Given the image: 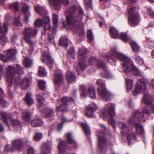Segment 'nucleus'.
Here are the masks:
<instances>
[{
    "label": "nucleus",
    "mask_w": 154,
    "mask_h": 154,
    "mask_svg": "<svg viewBox=\"0 0 154 154\" xmlns=\"http://www.w3.org/2000/svg\"><path fill=\"white\" fill-rule=\"evenodd\" d=\"M83 11L80 6H73L65 13L68 25L71 29L80 35H82L84 30L82 20Z\"/></svg>",
    "instance_id": "nucleus-1"
},
{
    "label": "nucleus",
    "mask_w": 154,
    "mask_h": 154,
    "mask_svg": "<svg viewBox=\"0 0 154 154\" xmlns=\"http://www.w3.org/2000/svg\"><path fill=\"white\" fill-rule=\"evenodd\" d=\"M112 53L110 56L106 57L105 60L106 61L111 63L112 62L114 57L119 59L123 62L122 63V69L126 74L131 72L136 75L139 76L141 74V72L134 65L133 62L129 57L118 52L116 48L112 49Z\"/></svg>",
    "instance_id": "nucleus-2"
},
{
    "label": "nucleus",
    "mask_w": 154,
    "mask_h": 154,
    "mask_svg": "<svg viewBox=\"0 0 154 154\" xmlns=\"http://www.w3.org/2000/svg\"><path fill=\"white\" fill-rule=\"evenodd\" d=\"M23 68L20 65L16 64L14 67L11 66H9L6 72V81L7 87L9 88L11 87L13 81L19 77L16 75L14 72L17 74H22L23 73Z\"/></svg>",
    "instance_id": "nucleus-3"
},
{
    "label": "nucleus",
    "mask_w": 154,
    "mask_h": 154,
    "mask_svg": "<svg viewBox=\"0 0 154 154\" xmlns=\"http://www.w3.org/2000/svg\"><path fill=\"white\" fill-rule=\"evenodd\" d=\"M96 83L100 87L98 88V94L99 98L106 101L110 100L111 94L106 88V84L104 81L99 79H97Z\"/></svg>",
    "instance_id": "nucleus-4"
},
{
    "label": "nucleus",
    "mask_w": 154,
    "mask_h": 154,
    "mask_svg": "<svg viewBox=\"0 0 154 154\" xmlns=\"http://www.w3.org/2000/svg\"><path fill=\"white\" fill-rule=\"evenodd\" d=\"M37 33V31L35 29H32L31 28H27L25 29L23 33L25 40L26 42L30 45V47H31L29 49V51L31 53L33 51L32 47L34 45V43L32 41L31 38L35 36Z\"/></svg>",
    "instance_id": "nucleus-5"
},
{
    "label": "nucleus",
    "mask_w": 154,
    "mask_h": 154,
    "mask_svg": "<svg viewBox=\"0 0 154 154\" xmlns=\"http://www.w3.org/2000/svg\"><path fill=\"white\" fill-rule=\"evenodd\" d=\"M114 105L112 104H109L105 105L104 109L102 113L104 117H106V115L109 114L110 117L109 122L114 128L116 126V122L112 118L115 116Z\"/></svg>",
    "instance_id": "nucleus-6"
},
{
    "label": "nucleus",
    "mask_w": 154,
    "mask_h": 154,
    "mask_svg": "<svg viewBox=\"0 0 154 154\" xmlns=\"http://www.w3.org/2000/svg\"><path fill=\"white\" fill-rule=\"evenodd\" d=\"M35 10L39 15H44V25L43 27L45 29L48 30L50 29V19L49 17L47 14L45 9L39 5H37L35 7Z\"/></svg>",
    "instance_id": "nucleus-7"
},
{
    "label": "nucleus",
    "mask_w": 154,
    "mask_h": 154,
    "mask_svg": "<svg viewBox=\"0 0 154 154\" xmlns=\"http://www.w3.org/2000/svg\"><path fill=\"white\" fill-rule=\"evenodd\" d=\"M135 8L128 6L127 10L128 12V23L131 26H134L139 23V17L137 14L135 13Z\"/></svg>",
    "instance_id": "nucleus-8"
},
{
    "label": "nucleus",
    "mask_w": 154,
    "mask_h": 154,
    "mask_svg": "<svg viewBox=\"0 0 154 154\" xmlns=\"http://www.w3.org/2000/svg\"><path fill=\"white\" fill-rule=\"evenodd\" d=\"M81 95L84 97H86L89 94L91 98L95 99L96 98L95 90L94 87L91 86L88 87V89L84 85H82L80 86Z\"/></svg>",
    "instance_id": "nucleus-9"
},
{
    "label": "nucleus",
    "mask_w": 154,
    "mask_h": 154,
    "mask_svg": "<svg viewBox=\"0 0 154 154\" xmlns=\"http://www.w3.org/2000/svg\"><path fill=\"white\" fill-rule=\"evenodd\" d=\"M97 135L98 138V143L101 154H105L106 151L105 145L106 139L104 137V133L103 132H97Z\"/></svg>",
    "instance_id": "nucleus-10"
},
{
    "label": "nucleus",
    "mask_w": 154,
    "mask_h": 154,
    "mask_svg": "<svg viewBox=\"0 0 154 154\" xmlns=\"http://www.w3.org/2000/svg\"><path fill=\"white\" fill-rule=\"evenodd\" d=\"M87 50L84 47H82L79 50V64L78 67L80 68V70L82 72L87 66L86 65L87 62L84 56L86 54Z\"/></svg>",
    "instance_id": "nucleus-11"
},
{
    "label": "nucleus",
    "mask_w": 154,
    "mask_h": 154,
    "mask_svg": "<svg viewBox=\"0 0 154 154\" xmlns=\"http://www.w3.org/2000/svg\"><path fill=\"white\" fill-rule=\"evenodd\" d=\"M13 81L15 87L20 85L23 89H26L29 85L31 81V78H29L28 79L26 78L21 79L20 77H17Z\"/></svg>",
    "instance_id": "nucleus-12"
},
{
    "label": "nucleus",
    "mask_w": 154,
    "mask_h": 154,
    "mask_svg": "<svg viewBox=\"0 0 154 154\" xmlns=\"http://www.w3.org/2000/svg\"><path fill=\"white\" fill-rule=\"evenodd\" d=\"M68 101V98L64 97L61 99H60L58 101V103L60 105L56 106V111L57 112L66 111L68 109L67 103Z\"/></svg>",
    "instance_id": "nucleus-13"
},
{
    "label": "nucleus",
    "mask_w": 154,
    "mask_h": 154,
    "mask_svg": "<svg viewBox=\"0 0 154 154\" xmlns=\"http://www.w3.org/2000/svg\"><path fill=\"white\" fill-rule=\"evenodd\" d=\"M11 144L14 148L22 151L25 148L26 143L21 139H14L11 141Z\"/></svg>",
    "instance_id": "nucleus-14"
},
{
    "label": "nucleus",
    "mask_w": 154,
    "mask_h": 154,
    "mask_svg": "<svg viewBox=\"0 0 154 154\" xmlns=\"http://www.w3.org/2000/svg\"><path fill=\"white\" fill-rule=\"evenodd\" d=\"M146 88V87L144 82L140 79H138L136 87L133 92V94L136 95L137 94L143 93Z\"/></svg>",
    "instance_id": "nucleus-15"
},
{
    "label": "nucleus",
    "mask_w": 154,
    "mask_h": 154,
    "mask_svg": "<svg viewBox=\"0 0 154 154\" xmlns=\"http://www.w3.org/2000/svg\"><path fill=\"white\" fill-rule=\"evenodd\" d=\"M42 60L43 62L49 65L50 68H52L54 61L51 58V56L48 52L46 51L42 52Z\"/></svg>",
    "instance_id": "nucleus-16"
},
{
    "label": "nucleus",
    "mask_w": 154,
    "mask_h": 154,
    "mask_svg": "<svg viewBox=\"0 0 154 154\" xmlns=\"http://www.w3.org/2000/svg\"><path fill=\"white\" fill-rule=\"evenodd\" d=\"M97 109V106L94 103H93L87 106L86 108L85 115L86 116L92 118L94 117V112Z\"/></svg>",
    "instance_id": "nucleus-17"
},
{
    "label": "nucleus",
    "mask_w": 154,
    "mask_h": 154,
    "mask_svg": "<svg viewBox=\"0 0 154 154\" xmlns=\"http://www.w3.org/2000/svg\"><path fill=\"white\" fill-rule=\"evenodd\" d=\"M97 66L98 68H102L104 71V73L102 75L104 77L107 79L111 78L112 77V75L106 69L105 64L102 63L100 60H98Z\"/></svg>",
    "instance_id": "nucleus-18"
},
{
    "label": "nucleus",
    "mask_w": 154,
    "mask_h": 154,
    "mask_svg": "<svg viewBox=\"0 0 154 154\" xmlns=\"http://www.w3.org/2000/svg\"><path fill=\"white\" fill-rule=\"evenodd\" d=\"M63 79L62 71L58 69L55 70L54 78V83L59 85L61 83Z\"/></svg>",
    "instance_id": "nucleus-19"
},
{
    "label": "nucleus",
    "mask_w": 154,
    "mask_h": 154,
    "mask_svg": "<svg viewBox=\"0 0 154 154\" xmlns=\"http://www.w3.org/2000/svg\"><path fill=\"white\" fill-rule=\"evenodd\" d=\"M41 114L42 116L46 118L51 117L53 114V109L52 108H45L41 111Z\"/></svg>",
    "instance_id": "nucleus-20"
},
{
    "label": "nucleus",
    "mask_w": 154,
    "mask_h": 154,
    "mask_svg": "<svg viewBox=\"0 0 154 154\" xmlns=\"http://www.w3.org/2000/svg\"><path fill=\"white\" fill-rule=\"evenodd\" d=\"M119 127L121 130V134L123 135L127 134L130 132L128 127L125 123L120 122L119 123Z\"/></svg>",
    "instance_id": "nucleus-21"
},
{
    "label": "nucleus",
    "mask_w": 154,
    "mask_h": 154,
    "mask_svg": "<svg viewBox=\"0 0 154 154\" xmlns=\"http://www.w3.org/2000/svg\"><path fill=\"white\" fill-rule=\"evenodd\" d=\"M48 2L51 6H54L56 10H60L61 8L60 0H48Z\"/></svg>",
    "instance_id": "nucleus-22"
},
{
    "label": "nucleus",
    "mask_w": 154,
    "mask_h": 154,
    "mask_svg": "<svg viewBox=\"0 0 154 154\" xmlns=\"http://www.w3.org/2000/svg\"><path fill=\"white\" fill-rule=\"evenodd\" d=\"M17 53L16 49H10L7 52V56L9 60L13 61L15 59V55Z\"/></svg>",
    "instance_id": "nucleus-23"
},
{
    "label": "nucleus",
    "mask_w": 154,
    "mask_h": 154,
    "mask_svg": "<svg viewBox=\"0 0 154 154\" xmlns=\"http://www.w3.org/2000/svg\"><path fill=\"white\" fill-rule=\"evenodd\" d=\"M75 75L74 73L69 70L67 71L66 74V80L69 82H74L75 81Z\"/></svg>",
    "instance_id": "nucleus-24"
},
{
    "label": "nucleus",
    "mask_w": 154,
    "mask_h": 154,
    "mask_svg": "<svg viewBox=\"0 0 154 154\" xmlns=\"http://www.w3.org/2000/svg\"><path fill=\"white\" fill-rule=\"evenodd\" d=\"M147 106L143 110V112L146 114L154 112V104L152 103L147 104Z\"/></svg>",
    "instance_id": "nucleus-25"
},
{
    "label": "nucleus",
    "mask_w": 154,
    "mask_h": 154,
    "mask_svg": "<svg viewBox=\"0 0 154 154\" xmlns=\"http://www.w3.org/2000/svg\"><path fill=\"white\" fill-rule=\"evenodd\" d=\"M12 126L15 131L20 133L21 129V125L19 121L17 119H14L12 121Z\"/></svg>",
    "instance_id": "nucleus-26"
},
{
    "label": "nucleus",
    "mask_w": 154,
    "mask_h": 154,
    "mask_svg": "<svg viewBox=\"0 0 154 154\" xmlns=\"http://www.w3.org/2000/svg\"><path fill=\"white\" fill-rule=\"evenodd\" d=\"M52 146L51 140L48 141L45 145H44V147H46L44 149H43L42 148V151L41 154H48L51 151V148Z\"/></svg>",
    "instance_id": "nucleus-27"
},
{
    "label": "nucleus",
    "mask_w": 154,
    "mask_h": 154,
    "mask_svg": "<svg viewBox=\"0 0 154 154\" xmlns=\"http://www.w3.org/2000/svg\"><path fill=\"white\" fill-rule=\"evenodd\" d=\"M23 11L25 14L24 15V21L27 22L29 20V17L30 15V13L29 11V7L25 5L22 8Z\"/></svg>",
    "instance_id": "nucleus-28"
},
{
    "label": "nucleus",
    "mask_w": 154,
    "mask_h": 154,
    "mask_svg": "<svg viewBox=\"0 0 154 154\" xmlns=\"http://www.w3.org/2000/svg\"><path fill=\"white\" fill-rule=\"evenodd\" d=\"M110 35L114 38H119V34L118 31L114 27H112L110 29Z\"/></svg>",
    "instance_id": "nucleus-29"
},
{
    "label": "nucleus",
    "mask_w": 154,
    "mask_h": 154,
    "mask_svg": "<svg viewBox=\"0 0 154 154\" xmlns=\"http://www.w3.org/2000/svg\"><path fill=\"white\" fill-rule=\"evenodd\" d=\"M134 118L137 119L139 120L143 121L145 122V120L143 119V113L140 112L138 110H136L134 113Z\"/></svg>",
    "instance_id": "nucleus-30"
},
{
    "label": "nucleus",
    "mask_w": 154,
    "mask_h": 154,
    "mask_svg": "<svg viewBox=\"0 0 154 154\" xmlns=\"http://www.w3.org/2000/svg\"><path fill=\"white\" fill-rule=\"evenodd\" d=\"M126 81V87L127 91L128 92L131 91L132 88V86L133 84V81L129 79H126L125 78Z\"/></svg>",
    "instance_id": "nucleus-31"
},
{
    "label": "nucleus",
    "mask_w": 154,
    "mask_h": 154,
    "mask_svg": "<svg viewBox=\"0 0 154 154\" xmlns=\"http://www.w3.org/2000/svg\"><path fill=\"white\" fill-rule=\"evenodd\" d=\"M8 23L7 22L4 23L3 26H0V34L5 35L8 32Z\"/></svg>",
    "instance_id": "nucleus-32"
},
{
    "label": "nucleus",
    "mask_w": 154,
    "mask_h": 154,
    "mask_svg": "<svg viewBox=\"0 0 154 154\" xmlns=\"http://www.w3.org/2000/svg\"><path fill=\"white\" fill-rule=\"evenodd\" d=\"M81 125L83 128L85 134L87 135V137H88L89 136V137L91 133V131L89 127L86 123H85L82 122Z\"/></svg>",
    "instance_id": "nucleus-33"
},
{
    "label": "nucleus",
    "mask_w": 154,
    "mask_h": 154,
    "mask_svg": "<svg viewBox=\"0 0 154 154\" xmlns=\"http://www.w3.org/2000/svg\"><path fill=\"white\" fill-rule=\"evenodd\" d=\"M31 93H27L24 98V100L26 103L29 106H30L34 102L32 98Z\"/></svg>",
    "instance_id": "nucleus-34"
},
{
    "label": "nucleus",
    "mask_w": 154,
    "mask_h": 154,
    "mask_svg": "<svg viewBox=\"0 0 154 154\" xmlns=\"http://www.w3.org/2000/svg\"><path fill=\"white\" fill-rule=\"evenodd\" d=\"M130 44L133 52L137 53L139 51L140 47L136 42L134 41H131Z\"/></svg>",
    "instance_id": "nucleus-35"
},
{
    "label": "nucleus",
    "mask_w": 154,
    "mask_h": 154,
    "mask_svg": "<svg viewBox=\"0 0 154 154\" xmlns=\"http://www.w3.org/2000/svg\"><path fill=\"white\" fill-rule=\"evenodd\" d=\"M43 124V122L40 119H34L31 122V125L34 127L41 126Z\"/></svg>",
    "instance_id": "nucleus-36"
},
{
    "label": "nucleus",
    "mask_w": 154,
    "mask_h": 154,
    "mask_svg": "<svg viewBox=\"0 0 154 154\" xmlns=\"http://www.w3.org/2000/svg\"><path fill=\"white\" fill-rule=\"evenodd\" d=\"M30 114L28 111L24 110L22 112L21 116L24 121L28 122L30 118Z\"/></svg>",
    "instance_id": "nucleus-37"
},
{
    "label": "nucleus",
    "mask_w": 154,
    "mask_h": 154,
    "mask_svg": "<svg viewBox=\"0 0 154 154\" xmlns=\"http://www.w3.org/2000/svg\"><path fill=\"white\" fill-rule=\"evenodd\" d=\"M7 115V114L6 112L3 111H2L0 112V119L3 120L4 122L7 124L8 128H9V129H10L9 125L6 118Z\"/></svg>",
    "instance_id": "nucleus-38"
},
{
    "label": "nucleus",
    "mask_w": 154,
    "mask_h": 154,
    "mask_svg": "<svg viewBox=\"0 0 154 154\" xmlns=\"http://www.w3.org/2000/svg\"><path fill=\"white\" fill-rule=\"evenodd\" d=\"M66 137L67 142L70 144L73 145L74 147L75 148L76 146V144L75 141L72 138L71 135L70 133H68L66 135Z\"/></svg>",
    "instance_id": "nucleus-39"
},
{
    "label": "nucleus",
    "mask_w": 154,
    "mask_h": 154,
    "mask_svg": "<svg viewBox=\"0 0 154 154\" xmlns=\"http://www.w3.org/2000/svg\"><path fill=\"white\" fill-rule=\"evenodd\" d=\"M151 97L148 94H146L143 96L142 102L146 105L152 103L151 102Z\"/></svg>",
    "instance_id": "nucleus-40"
},
{
    "label": "nucleus",
    "mask_w": 154,
    "mask_h": 154,
    "mask_svg": "<svg viewBox=\"0 0 154 154\" xmlns=\"http://www.w3.org/2000/svg\"><path fill=\"white\" fill-rule=\"evenodd\" d=\"M59 44L62 46L66 48L68 45V39L66 37H62L59 40Z\"/></svg>",
    "instance_id": "nucleus-41"
},
{
    "label": "nucleus",
    "mask_w": 154,
    "mask_h": 154,
    "mask_svg": "<svg viewBox=\"0 0 154 154\" xmlns=\"http://www.w3.org/2000/svg\"><path fill=\"white\" fill-rule=\"evenodd\" d=\"M23 64L25 67L28 68L32 65V60L29 57H27L25 58Z\"/></svg>",
    "instance_id": "nucleus-42"
},
{
    "label": "nucleus",
    "mask_w": 154,
    "mask_h": 154,
    "mask_svg": "<svg viewBox=\"0 0 154 154\" xmlns=\"http://www.w3.org/2000/svg\"><path fill=\"white\" fill-rule=\"evenodd\" d=\"M133 57L136 62L139 65H141L143 64L144 61L142 58L137 54L134 55L133 56Z\"/></svg>",
    "instance_id": "nucleus-43"
},
{
    "label": "nucleus",
    "mask_w": 154,
    "mask_h": 154,
    "mask_svg": "<svg viewBox=\"0 0 154 154\" xmlns=\"http://www.w3.org/2000/svg\"><path fill=\"white\" fill-rule=\"evenodd\" d=\"M136 131L138 134H142L143 132V129L142 125L139 123L136 124Z\"/></svg>",
    "instance_id": "nucleus-44"
},
{
    "label": "nucleus",
    "mask_w": 154,
    "mask_h": 154,
    "mask_svg": "<svg viewBox=\"0 0 154 154\" xmlns=\"http://www.w3.org/2000/svg\"><path fill=\"white\" fill-rule=\"evenodd\" d=\"M38 104L40 106H42L44 103V99L42 98L40 94H38L36 97Z\"/></svg>",
    "instance_id": "nucleus-45"
},
{
    "label": "nucleus",
    "mask_w": 154,
    "mask_h": 154,
    "mask_svg": "<svg viewBox=\"0 0 154 154\" xmlns=\"http://www.w3.org/2000/svg\"><path fill=\"white\" fill-rule=\"evenodd\" d=\"M67 56L69 58L74 59L75 58V54L74 53V49L73 47L71 48L68 52Z\"/></svg>",
    "instance_id": "nucleus-46"
},
{
    "label": "nucleus",
    "mask_w": 154,
    "mask_h": 154,
    "mask_svg": "<svg viewBox=\"0 0 154 154\" xmlns=\"http://www.w3.org/2000/svg\"><path fill=\"white\" fill-rule=\"evenodd\" d=\"M47 74V72L44 67L40 66L39 67L38 75L40 77H43Z\"/></svg>",
    "instance_id": "nucleus-47"
},
{
    "label": "nucleus",
    "mask_w": 154,
    "mask_h": 154,
    "mask_svg": "<svg viewBox=\"0 0 154 154\" xmlns=\"http://www.w3.org/2000/svg\"><path fill=\"white\" fill-rule=\"evenodd\" d=\"M87 35L88 42L89 43H91L94 38V36L91 30L89 29L88 31Z\"/></svg>",
    "instance_id": "nucleus-48"
},
{
    "label": "nucleus",
    "mask_w": 154,
    "mask_h": 154,
    "mask_svg": "<svg viewBox=\"0 0 154 154\" xmlns=\"http://www.w3.org/2000/svg\"><path fill=\"white\" fill-rule=\"evenodd\" d=\"M119 37L118 38H121L122 40L127 42L128 41L129 39V37L128 36L127 33H122L119 34Z\"/></svg>",
    "instance_id": "nucleus-49"
},
{
    "label": "nucleus",
    "mask_w": 154,
    "mask_h": 154,
    "mask_svg": "<svg viewBox=\"0 0 154 154\" xmlns=\"http://www.w3.org/2000/svg\"><path fill=\"white\" fill-rule=\"evenodd\" d=\"M53 23L54 27H57V24L58 21V15L54 13L53 14Z\"/></svg>",
    "instance_id": "nucleus-50"
},
{
    "label": "nucleus",
    "mask_w": 154,
    "mask_h": 154,
    "mask_svg": "<svg viewBox=\"0 0 154 154\" xmlns=\"http://www.w3.org/2000/svg\"><path fill=\"white\" fill-rule=\"evenodd\" d=\"M102 1V5L103 6V8H105L108 7L110 3V0H100Z\"/></svg>",
    "instance_id": "nucleus-51"
},
{
    "label": "nucleus",
    "mask_w": 154,
    "mask_h": 154,
    "mask_svg": "<svg viewBox=\"0 0 154 154\" xmlns=\"http://www.w3.org/2000/svg\"><path fill=\"white\" fill-rule=\"evenodd\" d=\"M39 88L42 90H44L45 88V82L44 80H39L38 81Z\"/></svg>",
    "instance_id": "nucleus-52"
},
{
    "label": "nucleus",
    "mask_w": 154,
    "mask_h": 154,
    "mask_svg": "<svg viewBox=\"0 0 154 154\" xmlns=\"http://www.w3.org/2000/svg\"><path fill=\"white\" fill-rule=\"evenodd\" d=\"M42 137V133H36L33 137V139L35 141H39Z\"/></svg>",
    "instance_id": "nucleus-53"
},
{
    "label": "nucleus",
    "mask_w": 154,
    "mask_h": 154,
    "mask_svg": "<svg viewBox=\"0 0 154 154\" xmlns=\"http://www.w3.org/2000/svg\"><path fill=\"white\" fill-rule=\"evenodd\" d=\"M7 41V39L5 36H0V45H4Z\"/></svg>",
    "instance_id": "nucleus-54"
},
{
    "label": "nucleus",
    "mask_w": 154,
    "mask_h": 154,
    "mask_svg": "<svg viewBox=\"0 0 154 154\" xmlns=\"http://www.w3.org/2000/svg\"><path fill=\"white\" fill-rule=\"evenodd\" d=\"M43 24V22L42 20L38 19L36 20L35 23V26L38 27H40L42 26Z\"/></svg>",
    "instance_id": "nucleus-55"
},
{
    "label": "nucleus",
    "mask_w": 154,
    "mask_h": 154,
    "mask_svg": "<svg viewBox=\"0 0 154 154\" xmlns=\"http://www.w3.org/2000/svg\"><path fill=\"white\" fill-rule=\"evenodd\" d=\"M10 8H13L15 11H17L19 8V5L18 2L12 4L10 6Z\"/></svg>",
    "instance_id": "nucleus-56"
},
{
    "label": "nucleus",
    "mask_w": 154,
    "mask_h": 154,
    "mask_svg": "<svg viewBox=\"0 0 154 154\" xmlns=\"http://www.w3.org/2000/svg\"><path fill=\"white\" fill-rule=\"evenodd\" d=\"M92 0H84L85 6L87 8L91 7Z\"/></svg>",
    "instance_id": "nucleus-57"
},
{
    "label": "nucleus",
    "mask_w": 154,
    "mask_h": 154,
    "mask_svg": "<svg viewBox=\"0 0 154 154\" xmlns=\"http://www.w3.org/2000/svg\"><path fill=\"white\" fill-rule=\"evenodd\" d=\"M77 94V90L76 89L73 90L71 93V96L69 99H68V101L70 100L72 101H74V100L73 99H72V98L75 97L76 96Z\"/></svg>",
    "instance_id": "nucleus-58"
},
{
    "label": "nucleus",
    "mask_w": 154,
    "mask_h": 154,
    "mask_svg": "<svg viewBox=\"0 0 154 154\" xmlns=\"http://www.w3.org/2000/svg\"><path fill=\"white\" fill-rule=\"evenodd\" d=\"M0 104L3 107H6L8 106V103L4 99L0 98Z\"/></svg>",
    "instance_id": "nucleus-59"
},
{
    "label": "nucleus",
    "mask_w": 154,
    "mask_h": 154,
    "mask_svg": "<svg viewBox=\"0 0 154 154\" xmlns=\"http://www.w3.org/2000/svg\"><path fill=\"white\" fill-rule=\"evenodd\" d=\"M0 59L5 63L7 62L9 60L7 56H5L2 54H0Z\"/></svg>",
    "instance_id": "nucleus-60"
},
{
    "label": "nucleus",
    "mask_w": 154,
    "mask_h": 154,
    "mask_svg": "<svg viewBox=\"0 0 154 154\" xmlns=\"http://www.w3.org/2000/svg\"><path fill=\"white\" fill-rule=\"evenodd\" d=\"M14 24L16 26H21V24L20 21V17L15 19Z\"/></svg>",
    "instance_id": "nucleus-61"
},
{
    "label": "nucleus",
    "mask_w": 154,
    "mask_h": 154,
    "mask_svg": "<svg viewBox=\"0 0 154 154\" xmlns=\"http://www.w3.org/2000/svg\"><path fill=\"white\" fill-rule=\"evenodd\" d=\"M147 12L151 17L154 18V12L151 8H149L148 9Z\"/></svg>",
    "instance_id": "nucleus-62"
},
{
    "label": "nucleus",
    "mask_w": 154,
    "mask_h": 154,
    "mask_svg": "<svg viewBox=\"0 0 154 154\" xmlns=\"http://www.w3.org/2000/svg\"><path fill=\"white\" fill-rule=\"evenodd\" d=\"M14 149L13 147H11L8 144H7L6 145L5 149L8 151H13Z\"/></svg>",
    "instance_id": "nucleus-63"
},
{
    "label": "nucleus",
    "mask_w": 154,
    "mask_h": 154,
    "mask_svg": "<svg viewBox=\"0 0 154 154\" xmlns=\"http://www.w3.org/2000/svg\"><path fill=\"white\" fill-rule=\"evenodd\" d=\"M27 154H35V151L33 148L30 147L28 149Z\"/></svg>",
    "instance_id": "nucleus-64"
}]
</instances>
